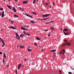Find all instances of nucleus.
I'll list each match as a JSON object with an SVG mask.
<instances>
[{
    "mask_svg": "<svg viewBox=\"0 0 74 74\" xmlns=\"http://www.w3.org/2000/svg\"><path fill=\"white\" fill-rule=\"evenodd\" d=\"M50 15H51V14H44L42 15V17H47L48 16H49Z\"/></svg>",
    "mask_w": 74,
    "mask_h": 74,
    "instance_id": "f257e3e1",
    "label": "nucleus"
},
{
    "mask_svg": "<svg viewBox=\"0 0 74 74\" xmlns=\"http://www.w3.org/2000/svg\"><path fill=\"white\" fill-rule=\"evenodd\" d=\"M16 38L19 40L20 39V37L18 36L17 33H16Z\"/></svg>",
    "mask_w": 74,
    "mask_h": 74,
    "instance_id": "f03ea898",
    "label": "nucleus"
},
{
    "mask_svg": "<svg viewBox=\"0 0 74 74\" xmlns=\"http://www.w3.org/2000/svg\"><path fill=\"white\" fill-rule=\"evenodd\" d=\"M15 26V27H12V26H10V28L14 29H16V26Z\"/></svg>",
    "mask_w": 74,
    "mask_h": 74,
    "instance_id": "7ed1b4c3",
    "label": "nucleus"
},
{
    "mask_svg": "<svg viewBox=\"0 0 74 74\" xmlns=\"http://www.w3.org/2000/svg\"><path fill=\"white\" fill-rule=\"evenodd\" d=\"M19 47L21 48H24V46H23V45H19Z\"/></svg>",
    "mask_w": 74,
    "mask_h": 74,
    "instance_id": "20e7f679",
    "label": "nucleus"
},
{
    "mask_svg": "<svg viewBox=\"0 0 74 74\" xmlns=\"http://www.w3.org/2000/svg\"><path fill=\"white\" fill-rule=\"evenodd\" d=\"M21 64H19L18 66V70H19V69H20L21 67Z\"/></svg>",
    "mask_w": 74,
    "mask_h": 74,
    "instance_id": "39448f33",
    "label": "nucleus"
},
{
    "mask_svg": "<svg viewBox=\"0 0 74 74\" xmlns=\"http://www.w3.org/2000/svg\"><path fill=\"white\" fill-rule=\"evenodd\" d=\"M28 2V1H24L23 2V3L24 4H26V3H27Z\"/></svg>",
    "mask_w": 74,
    "mask_h": 74,
    "instance_id": "423d86ee",
    "label": "nucleus"
},
{
    "mask_svg": "<svg viewBox=\"0 0 74 74\" xmlns=\"http://www.w3.org/2000/svg\"><path fill=\"white\" fill-rule=\"evenodd\" d=\"M1 41L2 42V43L3 44V45H5V43H4V41L3 40H1Z\"/></svg>",
    "mask_w": 74,
    "mask_h": 74,
    "instance_id": "0eeeda50",
    "label": "nucleus"
},
{
    "mask_svg": "<svg viewBox=\"0 0 74 74\" xmlns=\"http://www.w3.org/2000/svg\"><path fill=\"white\" fill-rule=\"evenodd\" d=\"M13 10H14V12H16V10L14 7L13 8Z\"/></svg>",
    "mask_w": 74,
    "mask_h": 74,
    "instance_id": "6e6552de",
    "label": "nucleus"
},
{
    "mask_svg": "<svg viewBox=\"0 0 74 74\" xmlns=\"http://www.w3.org/2000/svg\"><path fill=\"white\" fill-rule=\"evenodd\" d=\"M3 58L5 59L6 58V56L5 55V53H4Z\"/></svg>",
    "mask_w": 74,
    "mask_h": 74,
    "instance_id": "1a4fd4ad",
    "label": "nucleus"
},
{
    "mask_svg": "<svg viewBox=\"0 0 74 74\" xmlns=\"http://www.w3.org/2000/svg\"><path fill=\"white\" fill-rule=\"evenodd\" d=\"M31 13L32 14H34V15H36L37 13L35 12H31Z\"/></svg>",
    "mask_w": 74,
    "mask_h": 74,
    "instance_id": "9d476101",
    "label": "nucleus"
},
{
    "mask_svg": "<svg viewBox=\"0 0 74 74\" xmlns=\"http://www.w3.org/2000/svg\"><path fill=\"white\" fill-rule=\"evenodd\" d=\"M26 15L28 17H29L30 18H33V17L30 16L29 15H28V14H26Z\"/></svg>",
    "mask_w": 74,
    "mask_h": 74,
    "instance_id": "9b49d317",
    "label": "nucleus"
},
{
    "mask_svg": "<svg viewBox=\"0 0 74 74\" xmlns=\"http://www.w3.org/2000/svg\"><path fill=\"white\" fill-rule=\"evenodd\" d=\"M30 22L32 23H35V21H30Z\"/></svg>",
    "mask_w": 74,
    "mask_h": 74,
    "instance_id": "f8f14e48",
    "label": "nucleus"
},
{
    "mask_svg": "<svg viewBox=\"0 0 74 74\" xmlns=\"http://www.w3.org/2000/svg\"><path fill=\"white\" fill-rule=\"evenodd\" d=\"M37 40H40V38H39V37H37L36 38Z\"/></svg>",
    "mask_w": 74,
    "mask_h": 74,
    "instance_id": "ddd939ff",
    "label": "nucleus"
},
{
    "mask_svg": "<svg viewBox=\"0 0 74 74\" xmlns=\"http://www.w3.org/2000/svg\"><path fill=\"white\" fill-rule=\"evenodd\" d=\"M67 45L70 46V45L71 44V43L69 42H66Z\"/></svg>",
    "mask_w": 74,
    "mask_h": 74,
    "instance_id": "4468645a",
    "label": "nucleus"
},
{
    "mask_svg": "<svg viewBox=\"0 0 74 74\" xmlns=\"http://www.w3.org/2000/svg\"><path fill=\"white\" fill-rule=\"evenodd\" d=\"M63 31H64V32H65H65H68V31H68V30L67 29H64V30H63Z\"/></svg>",
    "mask_w": 74,
    "mask_h": 74,
    "instance_id": "2eb2a0df",
    "label": "nucleus"
},
{
    "mask_svg": "<svg viewBox=\"0 0 74 74\" xmlns=\"http://www.w3.org/2000/svg\"><path fill=\"white\" fill-rule=\"evenodd\" d=\"M14 16L15 18L18 17V15H14Z\"/></svg>",
    "mask_w": 74,
    "mask_h": 74,
    "instance_id": "dca6fc26",
    "label": "nucleus"
},
{
    "mask_svg": "<svg viewBox=\"0 0 74 74\" xmlns=\"http://www.w3.org/2000/svg\"><path fill=\"white\" fill-rule=\"evenodd\" d=\"M21 29H23V30H26V29H25V28H23V27H22L21 28Z\"/></svg>",
    "mask_w": 74,
    "mask_h": 74,
    "instance_id": "f3484780",
    "label": "nucleus"
},
{
    "mask_svg": "<svg viewBox=\"0 0 74 74\" xmlns=\"http://www.w3.org/2000/svg\"><path fill=\"white\" fill-rule=\"evenodd\" d=\"M7 6L10 9H11V6L8 5H7Z\"/></svg>",
    "mask_w": 74,
    "mask_h": 74,
    "instance_id": "a211bd4d",
    "label": "nucleus"
},
{
    "mask_svg": "<svg viewBox=\"0 0 74 74\" xmlns=\"http://www.w3.org/2000/svg\"><path fill=\"white\" fill-rule=\"evenodd\" d=\"M24 35L23 34H22L21 35H20V37H23V36H24Z\"/></svg>",
    "mask_w": 74,
    "mask_h": 74,
    "instance_id": "6ab92c4d",
    "label": "nucleus"
},
{
    "mask_svg": "<svg viewBox=\"0 0 74 74\" xmlns=\"http://www.w3.org/2000/svg\"><path fill=\"white\" fill-rule=\"evenodd\" d=\"M34 45L36 46H37V44L36 43H34Z\"/></svg>",
    "mask_w": 74,
    "mask_h": 74,
    "instance_id": "aec40b11",
    "label": "nucleus"
},
{
    "mask_svg": "<svg viewBox=\"0 0 74 74\" xmlns=\"http://www.w3.org/2000/svg\"><path fill=\"white\" fill-rule=\"evenodd\" d=\"M36 1V0H33V3L34 4L35 3Z\"/></svg>",
    "mask_w": 74,
    "mask_h": 74,
    "instance_id": "412c9836",
    "label": "nucleus"
},
{
    "mask_svg": "<svg viewBox=\"0 0 74 74\" xmlns=\"http://www.w3.org/2000/svg\"><path fill=\"white\" fill-rule=\"evenodd\" d=\"M32 51V49H28V51Z\"/></svg>",
    "mask_w": 74,
    "mask_h": 74,
    "instance_id": "4be33fe9",
    "label": "nucleus"
},
{
    "mask_svg": "<svg viewBox=\"0 0 74 74\" xmlns=\"http://www.w3.org/2000/svg\"><path fill=\"white\" fill-rule=\"evenodd\" d=\"M51 52H54L56 51V50H51Z\"/></svg>",
    "mask_w": 74,
    "mask_h": 74,
    "instance_id": "5701e85b",
    "label": "nucleus"
},
{
    "mask_svg": "<svg viewBox=\"0 0 74 74\" xmlns=\"http://www.w3.org/2000/svg\"><path fill=\"white\" fill-rule=\"evenodd\" d=\"M25 35H26L27 36H30V35L28 33H26V34H25Z\"/></svg>",
    "mask_w": 74,
    "mask_h": 74,
    "instance_id": "b1692460",
    "label": "nucleus"
},
{
    "mask_svg": "<svg viewBox=\"0 0 74 74\" xmlns=\"http://www.w3.org/2000/svg\"><path fill=\"white\" fill-rule=\"evenodd\" d=\"M51 29L53 30V27H51V28H50Z\"/></svg>",
    "mask_w": 74,
    "mask_h": 74,
    "instance_id": "393cba45",
    "label": "nucleus"
},
{
    "mask_svg": "<svg viewBox=\"0 0 74 74\" xmlns=\"http://www.w3.org/2000/svg\"><path fill=\"white\" fill-rule=\"evenodd\" d=\"M63 32L64 33V35H67V34L65 32H64V31H63Z\"/></svg>",
    "mask_w": 74,
    "mask_h": 74,
    "instance_id": "a878e982",
    "label": "nucleus"
},
{
    "mask_svg": "<svg viewBox=\"0 0 74 74\" xmlns=\"http://www.w3.org/2000/svg\"><path fill=\"white\" fill-rule=\"evenodd\" d=\"M4 11H3L2 13V14L4 15Z\"/></svg>",
    "mask_w": 74,
    "mask_h": 74,
    "instance_id": "bb28decb",
    "label": "nucleus"
},
{
    "mask_svg": "<svg viewBox=\"0 0 74 74\" xmlns=\"http://www.w3.org/2000/svg\"><path fill=\"white\" fill-rule=\"evenodd\" d=\"M62 51H63V52H65V50L64 49H63L62 50Z\"/></svg>",
    "mask_w": 74,
    "mask_h": 74,
    "instance_id": "cd10ccee",
    "label": "nucleus"
},
{
    "mask_svg": "<svg viewBox=\"0 0 74 74\" xmlns=\"http://www.w3.org/2000/svg\"><path fill=\"white\" fill-rule=\"evenodd\" d=\"M69 74H72V73L71 72H68Z\"/></svg>",
    "mask_w": 74,
    "mask_h": 74,
    "instance_id": "c85d7f7f",
    "label": "nucleus"
},
{
    "mask_svg": "<svg viewBox=\"0 0 74 74\" xmlns=\"http://www.w3.org/2000/svg\"><path fill=\"white\" fill-rule=\"evenodd\" d=\"M4 16V14H2L1 17L2 18H3Z\"/></svg>",
    "mask_w": 74,
    "mask_h": 74,
    "instance_id": "c756f323",
    "label": "nucleus"
},
{
    "mask_svg": "<svg viewBox=\"0 0 74 74\" xmlns=\"http://www.w3.org/2000/svg\"><path fill=\"white\" fill-rule=\"evenodd\" d=\"M3 63H5V60L4 59H3Z\"/></svg>",
    "mask_w": 74,
    "mask_h": 74,
    "instance_id": "7c9ffc66",
    "label": "nucleus"
},
{
    "mask_svg": "<svg viewBox=\"0 0 74 74\" xmlns=\"http://www.w3.org/2000/svg\"><path fill=\"white\" fill-rule=\"evenodd\" d=\"M51 33V32H50L49 34L48 35V36H50L51 35H50V33Z\"/></svg>",
    "mask_w": 74,
    "mask_h": 74,
    "instance_id": "2f4dec72",
    "label": "nucleus"
},
{
    "mask_svg": "<svg viewBox=\"0 0 74 74\" xmlns=\"http://www.w3.org/2000/svg\"><path fill=\"white\" fill-rule=\"evenodd\" d=\"M20 10H24V9H23V8H21Z\"/></svg>",
    "mask_w": 74,
    "mask_h": 74,
    "instance_id": "473e14b6",
    "label": "nucleus"
},
{
    "mask_svg": "<svg viewBox=\"0 0 74 74\" xmlns=\"http://www.w3.org/2000/svg\"><path fill=\"white\" fill-rule=\"evenodd\" d=\"M49 19V18H44V20H45L48 19Z\"/></svg>",
    "mask_w": 74,
    "mask_h": 74,
    "instance_id": "72a5a7b5",
    "label": "nucleus"
},
{
    "mask_svg": "<svg viewBox=\"0 0 74 74\" xmlns=\"http://www.w3.org/2000/svg\"><path fill=\"white\" fill-rule=\"evenodd\" d=\"M24 27H28V25H24Z\"/></svg>",
    "mask_w": 74,
    "mask_h": 74,
    "instance_id": "f704fd0d",
    "label": "nucleus"
},
{
    "mask_svg": "<svg viewBox=\"0 0 74 74\" xmlns=\"http://www.w3.org/2000/svg\"><path fill=\"white\" fill-rule=\"evenodd\" d=\"M13 22H14L12 21H11V23H12V24H13Z\"/></svg>",
    "mask_w": 74,
    "mask_h": 74,
    "instance_id": "c9c22d12",
    "label": "nucleus"
},
{
    "mask_svg": "<svg viewBox=\"0 0 74 74\" xmlns=\"http://www.w3.org/2000/svg\"><path fill=\"white\" fill-rule=\"evenodd\" d=\"M1 10H3V9L2 8H1Z\"/></svg>",
    "mask_w": 74,
    "mask_h": 74,
    "instance_id": "e433bc0d",
    "label": "nucleus"
},
{
    "mask_svg": "<svg viewBox=\"0 0 74 74\" xmlns=\"http://www.w3.org/2000/svg\"><path fill=\"white\" fill-rule=\"evenodd\" d=\"M2 54V52H0V55H1Z\"/></svg>",
    "mask_w": 74,
    "mask_h": 74,
    "instance_id": "4c0bfd02",
    "label": "nucleus"
},
{
    "mask_svg": "<svg viewBox=\"0 0 74 74\" xmlns=\"http://www.w3.org/2000/svg\"><path fill=\"white\" fill-rule=\"evenodd\" d=\"M49 23H50V22L46 23V24H49Z\"/></svg>",
    "mask_w": 74,
    "mask_h": 74,
    "instance_id": "58836bf2",
    "label": "nucleus"
},
{
    "mask_svg": "<svg viewBox=\"0 0 74 74\" xmlns=\"http://www.w3.org/2000/svg\"><path fill=\"white\" fill-rule=\"evenodd\" d=\"M23 32L24 33V34H26L25 32Z\"/></svg>",
    "mask_w": 74,
    "mask_h": 74,
    "instance_id": "ea45409f",
    "label": "nucleus"
},
{
    "mask_svg": "<svg viewBox=\"0 0 74 74\" xmlns=\"http://www.w3.org/2000/svg\"><path fill=\"white\" fill-rule=\"evenodd\" d=\"M3 30V29H2L1 31V32H2Z\"/></svg>",
    "mask_w": 74,
    "mask_h": 74,
    "instance_id": "a19ab883",
    "label": "nucleus"
},
{
    "mask_svg": "<svg viewBox=\"0 0 74 74\" xmlns=\"http://www.w3.org/2000/svg\"><path fill=\"white\" fill-rule=\"evenodd\" d=\"M43 51H44V49H41V51L42 52Z\"/></svg>",
    "mask_w": 74,
    "mask_h": 74,
    "instance_id": "79ce46f5",
    "label": "nucleus"
},
{
    "mask_svg": "<svg viewBox=\"0 0 74 74\" xmlns=\"http://www.w3.org/2000/svg\"><path fill=\"white\" fill-rule=\"evenodd\" d=\"M45 20L44 18L42 19V21Z\"/></svg>",
    "mask_w": 74,
    "mask_h": 74,
    "instance_id": "37998d69",
    "label": "nucleus"
},
{
    "mask_svg": "<svg viewBox=\"0 0 74 74\" xmlns=\"http://www.w3.org/2000/svg\"><path fill=\"white\" fill-rule=\"evenodd\" d=\"M64 42H67V40H66V39H65V40H64Z\"/></svg>",
    "mask_w": 74,
    "mask_h": 74,
    "instance_id": "c03bdc74",
    "label": "nucleus"
},
{
    "mask_svg": "<svg viewBox=\"0 0 74 74\" xmlns=\"http://www.w3.org/2000/svg\"><path fill=\"white\" fill-rule=\"evenodd\" d=\"M4 45H5L3 44V45H2V47H3L4 46Z\"/></svg>",
    "mask_w": 74,
    "mask_h": 74,
    "instance_id": "a18cd8bd",
    "label": "nucleus"
},
{
    "mask_svg": "<svg viewBox=\"0 0 74 74\" xmlns=\"http://www.w3.org/2000/svg\"><path fill=\"white\" fill-rule=\"evenodd\" d=\"M16 74H17V71H16Z\"/></svg>",
    "mask_w": 74,
    "mask_h": 74,
    "instance_id": "49530a36",
    "label": "nucleus"
},
{
    "mask_svg": "<svg viewBox=\"0 0 74 74\" xmlns=\"http://www.w3.org/2000/svg\"><path fill=\"white\" fill-rule=\"evenodd\" d=\"M62 53V51H60V53Z\"/></svg>",
    "mask_w": 74,
    "mask_h": 74,
    "instance_id": "de8ad7c7",
    "label": "nucleus"
},
{
    "mask_svg": "<svg viewBox=\"0 0 74 74\" xmlns=\"http://www.w3.org/2000/svg\"><path fill=\"white\" fill-rule=\"evenodd\" d=\"M65 44H64L63 45V46H65Z\"/></svg>",
    "mask_w": 74,
    "mask_h": 74,
    "instance_id": "09e8293b",
    "label": "nucleus"
},
{
    "mask_svg": "<svg viewBox=\"0 0 74 74\" xmlns=\"http://www.w3.org/2000/svg\"><path fill=\"white\" fill-rule=\"evenodd\" d=\"M59 72L61 73L62 72L61 71H59Z\"/></svg>",
    "mask_w": 74,
    "mask_h": 74,
    "instance_id": "8fccbe9b",
    "label": "nucleus"
},
{
    "mask_svg": "<svg viewBox=\"0 0 74 74\" xmlns=\"http://www.w3.org/2000/svg\"><path fill=\"white\" fill-rule=\"evenodd\" d=\"M19 47V45H17V47Z\"/></svg>",
    "mask_w": 74,
    "mask_h": 74,
    "instance_id": "3c124183",
    "label": "nucleus"
},
{
    "mask_svg": "<svg viewBox=\"0 0 74 74\" xmlns=\"http://www.w3.org/2000/svg\"><path fill=\"white\" fill-rule=\"evenodd\" d=\"M52 22H53L51 21H50V22H49L50 23H51Z\"/></svg>",
    "mask_w": 74,
    "mask_h": 74,
    "instance_id": "603ef678",
    "label": "nucleus"
},
{
    "mask_svg": "<svg viewBox=\"0 0 74 74\" xmlns=\"http://www.w3.org/2000/svg\"><path fill=\"white\" fill-rule=\"evenodd\" d=\"M53 5H55V4H54V2H53Z\"/></svg>",
    "mask_w": 74,
    "mask_h": 74,
    "instance_id": "864d4df0",
    "label": "nucleus"
},
{
    "mask_svg": "<svg viewBox=\"0 0 74 74\" xmlns=\"http://www.w3.org/2000/svg\"><path fill=\"white\" fill-rule=\"evenodd\" d=\"M27 60L26 59H25V60H24V61H26Z\"/></svg>",
    "mask_w": 74,
    "mask_h": 74,
    "instance_id": "5fc2aeb1",
    "label": "nucleus"
},
{
    "mask_svg": "<svg viewBox=\"0 0 74 74\" xmlns=\"http://www.w3.org/2000/svg\"><path fill=\"white\" fill-rule=\"evenodd\" d=\"M15 1L17 2V0H14Z\"/></svg>",
    "mask_w": 74,
    "mask_h": 74,
    "instance_id": "6e6d98bb",
    "label": "nucleus"
},
{
    "mask_svg": "<svg viewBox=\"0 0 74 74\" xmlns=\"http://www.w3.org/2000/svg\"><path fill=\"white\" fill-rule=\"evenodd\" d=\"M49 7L50 8H51V6H49Z\"/></svg>",
    "mask_w": 74,
    "mask_h": 74,
    "instance_id": "4d7b16f0",
    "label": "nucleus"
},
{
    "mask_svg": "<svg viewBox=\"0 0 74 74\" xmlns=\"http://www.w3.org/2000/svg\"><path fill=\"white\" fill-rule=\"evenodd\" d=\"M9 66V64L7 66H6L7 67H8Z\"/></svg>",
    "mask_w": 74,
    "mask_h": 74,
    "instance_id": "13d9d810",
    "label": "nucleus"
},
{
    "mask_svg": "<svg viewBox=\"0 0 74 74\" xmlns=\"http://www.w3.org/2000/svg\"><path fill=\"white\" fill-rule=\"evenodd\" d=\"M0 40H1H1L2 39H1V38H0Z\"/></svg>",
    "mask_w": 74,
    "mask_h": 74,
    "instance_id": "bf43d9fd",
    "label": "nucleus"
},
{
    "mask_svg": "<svg viewBox=\"0 0 74 74\" xmlns=\"http://www.w3.org/2000/svg\"><path fill=\"white\" fill-rule=\"evenodd\" d=\"M21 8H20L19 7V10H20Z\"/></svg>",
    "mask_w": 74,
    "mask_h": 74,
    "instance_id": "052dcab7",
    "label": "nucleus"
},
{
    "mask_svg": "<svg viewBox=\"0 0 74 74\" xmlns=\"http://www.w3.org/2000/svg\"><path fill=\"white\" fill-rule=\"evenodd\" d=\"M60 30H62V28H61Z\"/></svg>",
    "mask_w": 74,
    "mask_h": 74,
    "instance_id": "680f3d73",
    "label": "nucleus"
},
{
    "mask_svg": "<svg viewBox=\"0 0 74 74\" xmlns=\"http://www.w3.org/2000/svg\"><path fill=\"white\" fill-rule=\"evenodd\" d=\"M65 45H67V42L65 44Z\"/></svg>",
    "mask_w": 74,
    "mask_h": 74,
    "instance_id": "e2e57ef3",
    "label": "nucleus"
},
{
    "mask_svg": "<svg viewBox=\"0 0 74 74\" xmlns=\"http://www.w3.org/2000/svg\"><path fill=\"white\" fill-rule=\"evenodd\" d=\"M62 53L63 55H64V53L62 52Z\"/></svg>",
    "mask_w": 74,
    "mask_h": 74,
    "instance_id": "0e129e2a",
    "label": "nucleus"
},
{
    "mask_svg": "<svg viewBox=\"0 0 74 74\" xmlns=\"http://www.w3.org/2000/svg\"><path fill=\"white\" fill-rule=\"evenodd\" d=\"M67 34H69V32H67V33H66Z\"/></svg>",
    "mask_w": 74,
    "mask_h": 74,
    "instance_id": "69168bd1",
    "label": "nucleus"
},
{
    "mask_svg": "<svg viewBox=\"0 0 74 74\" xmlns=\"http://www.w3.org/2000/svg\"><path fill=\"white\" fill-rule=\"evenodd\" d=\"M48 31V30H45V31Z\"/></svg>",
    "mask_w": 74,
    "mask_h": 74,
    "instance_id": "338daca9",
    "label": "nucleus"
},
{
    "mask_svg": "<svg viewBox=\"0 0 74 74\" xmlns=\"http://www.w3.org/2000/svg\"><path fill=\"white\" fill-rule=\"evenodd\" d=\"M45 4H46V5H47L48 4L47 3H46Z\"/></svg>",
    "mask_w": 74,
    "mask_h": 74,
    "instance_id": "774afa93",
    "label": "nucleus"
}]
</instances>
